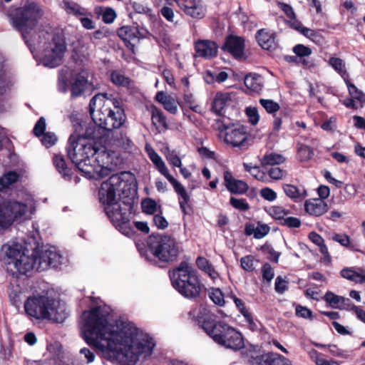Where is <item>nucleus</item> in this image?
<instances>
[{
    "instance_id": "f257e3e1",
    "label": "nucleus",
    "mask_w": 365,
    "mask_h": 365,
    "mask_svg": "<svg viewBox=\"0 0 365 365\" xmlns=\"http://www.w3.org/2000/svg\"><path fill=\"white\" fill-rule=\"evenodd\" d=\"M89 112L92 122L78 125L85 128L84 133H77L78 128H76L75 133L68 139L67 153L86 178L98 179L108 175L110 170L106 165L109 155L96 140H101L108 131L121 127L125 115L118 99L108 98L103 93L91 98Z\"/></svg>"
},
{
    "instance_id": "f03ea898",
    "label": "nucleus",
    "mask_w": 365,
    "mask_h": 365,
    "mask_svg": "<svg viewBox=\"0 0 365 365\" xmlns=\"http://www.w3.org/2000/svg\"><path fill=\"white\" fill-rule=\"evenodd\" d=\"M108 315L100 307L83 313L82 337L88 345L123 365H135L153 354L156 343L151 335L130 322L110 324Z\"/></svg>"
},
{
    "instance_id": "7ed1b4c3",
    "label": "nucleus",
    "mask_w": 365,
    "mask_h": 365,
    "mask_svg": "<svg viewBox=\"0 0 365 365\" xmlns=\"http://www.w3.org/2000/svg\"><path fill=\"white\" fill-rule=\"evenodd\" d=\"M29 48L32 53L35 51L41 52V62L43 66L54 68L59 66L66 52L64 38L59 34H52L48 31H39L38 34L31 38Z\"/></svg>"
},
{
    "instance_id": "20e7f679",
    "label": "nucleus",
    "mask_w": 365,
    "mask_h": 365,
    "mask_svg": "<svg viewBox=\"0 0 365 365\" xmlns=\"http://www.w3.org/2000/svg\"><path fill=\"white\" fill-rule=\"evenodd\" d=\"M26 313L36 319L62 323L67 317L66 306L58 299L47 295L34 296L24 303Z\"/></svg>"
},
{
    "instance_id": "39448f33",
    "label": "nucleus",
    "mask_w": 365,
    "mask_h": 365,
    "mask_svg": "<svg viewBox=\"0 0 365 365\" xmlns=\"http://www.w3.org/2000/svg\"><path fill=\"white\" fill-rule=\"evenodd\" d=\"M173 287L182 296L195 299L201 293L202 284L197 271L187 262H181L170 276Z\"/></svg>"
},
{
    "instance_id": "423d86ee",
    "label": "nucleus",
    "mask_w": 365,
    "mask_h": 365,
    "mask_svg": "<svg viewBox=\"0 0 365 365\" xmlns=\"http://www.w3.org/2000/svg\"><path fill=\"white\" fill-rule=\"evenodd\" d=\"M43 14L39 4L31 1L19 8L12 18L14 27L21 32L23 38L29 48H31L32 45L29 43L31 38L38 34L40 30L36 29V27Z\"/></svg>"
},
{
    "instance_id": "0eeeda50",
    "label": "nucleus",
    "mask_w": 365,
    "mask_h": 365,
    "mask_svg": "<svg viewBox=\"0 0 365 365\" xmlns=\"http://www.w3.org/2000/svg\"><path fill=\"white\" fill-rule=\"evenodd\" d=\"M2 251L7 257L8 265L13 266L17 272L24 274L34 268L36 269L37 250H33L31 254H29V251L24 249L21 245L14 243L4 245Z\"/></svg>"
},
{
    "instance_id": "6e6552de",
    "label": "nucleus",
    "mask_w": 365,
    "mask_h": 365,
    "mask_svg": "<svg viewBox=\"0 0 365 365\" xmlns=\"http://www.w3.org/2000/svg\"><path fill=\"white\" fill-rule=\"evenodd\" d=\"M125 177V173L113 175L102 182L98 191V197L103 208L108 205H113L120 202L119 198L121 195L124 197L128 195L130 185Z\"/></svg>"
},
{
    "instance_id": "1a4fd4ad",
    "label": "nucleus",
    "mask_w": 365,
    "mask_h": 365,
    "mask_svg": "<svg viewBox=\"0 0 365 365\" xmlns=\"http://www.w3.org/2000/svg\"><path fill=\"white\" fill-rule=\"evenodd\" d=\"M202 328L215 342L220 345L232 349H239L243 346L240 333L226 324L205 322L202 324Z\"/></svg>"
},
{
    "instance_id": "9d476101",
    "label": "nucleus",
    "mask_w": 365,
    "mask_h": 365,
    "mask_svg": "<svg viewBox=\"0 0 365 365\" xmlns=\"http://www.w3.org/2000/svg\"><path fill=\"white\" fill-rule=\"evenodd\" d=\"M149 249L155 257L165 262L175 261L182 251L180 243L169 235H160L151 240Z\"/></svg>"
},
{
    "instance_id": "9b49d317",
    "label": "nucleus",
    "mask_w": 365,
    "mask_h": 365,
    "mask_svg": "<svg viewBox=\"0 0 365 365\" xmlns=\"http://www.w3.org/2000/svg\"><path fill=\"white\" fill-rule=\"evenodd\" d=\"M146 151L156 169L173 185L175 192L178 195L180 209L184 214H187V209L189 208L190 195L187 192L185 188L180 182L170 174L169 170L162 158L154 150L153 148L146 146Z\"/></svg>"
},
{
    "instance_id": "f8f14e48",
    "label": "nucleus",
    "mask_w": 365,
    "mask_h": 365,
    "mask_svg": "<svg viewBox=\"0 0 365 365\" xmlns=\"http://www.w3.org/2000/svg\"><path fill=\"white\" fill-rule=\"evenodd\" d=\"M3 203L12 223L29 220L36 210L35 201L31 195H26L22 200H11Z\"/></svg>"
},
{
    "instance_id": "ddd939ff",
    "label": "nucleus",
    "mask_w": 365,
    "mask_h": 365,
    "mask_svg": "<svg viewBox=\"0 0 365 365\" xmlns=\"http://www.w3.org/2000/svg\"><path fill=\"white\" fill-rule=\"evenodd\" d=\"M104 211L113 225L125 235L132 233L129 208L125 203L108 205Z\"/></svg>"
},
{
    "instance_id": "4468645a",
    "label": "nucleus",
    "mask_w": 365,
    "mask_h": 365,
    "mask_svg": "<svg viewBox=\"0 0 365 365\" xmlns=\"http://www.w3.org/2000/svg\"><path fill=\"white\" fill-rule=\"evenodd\" d=\"M38 265L36 269L43 271L48 267L57 268L66 262V259L54 247L37 250Z\"/></svg>"
},
{
    "instance_id": "2eb2a0df",
    "label": "nucleus",
    "mask_w": 365,
    "mask_h": 365,
    "mask_svg": "<svg viewBox=\"0 0 365 365\" xmlns=\"http://www.w3.org/2000/svg\"><path fill=\"white\" fill-rule=\"evenodd\" d=\"M248 138L249 133L245 125L236 124L225 128L224 141L233 148H247Z\"/></svg>"
},
{
    "instance_id": "dca6fc26",
    "label": "nucleus",
    "mask_w": 365,
    "mask_h": 365,
    "mask_svg": "<svg viewBox=\"0 0 365 365\" xmlns=\"http://www.w3.org/2000/svg\"><path fill=\"white\" fill-rule=\"evenodd\" d=\"M238 103V97L235 92H218L215 94L212 110L217 115H221L225 108L232 106Z\"/></svg>"
},
{
    "instance_id": "f3484780",
    "label": "nucleus",
    "mask_w": 365,
    "mask_h": 365,
    "mask_svg": "<svg viewBox=\"0 0 365 365\" xmlns=\"http://www.w3.org/2000/svg\"><path fill=\"white\" fill-rule=\"evenodd\" d=\"M178 5L184 12L195 19H202L205 16V9L200 0H178Z\"/></svg>"
},
{
    "instance_id": "a211bd4d",
    "label": "nucleus",
    "mask_w": 365,
    "mask_h": 365,
    "mask_svg": "<svg viewBox=\"0 0 365 365\" xmlns=\"http://www.w3.org/2000/svg\"><path fill=\"white\" fill-rule=\"evenodd\" d=\"M222 49L229 52L235 58H240L244 55V39L236 36H229L225 39Z\"/></svg>"
},
{
    "instance_id": "6ab92c4d",
    "label": "nucleus",
    "mask_w": 365,
    "mask_h": 365,
    "mask_svg": "<svg viewBox=\"0 0 365 365\" xmlns=\"http://www.w3.org/2000/svg\"><path fill=\"white\" fill-rule=\"evenodd\" d=\"M118 36L125 42L130 50H133L135 42L140 38V32L136 26H123L118 30Z\"/></svg>"
},
{
    "instance_id": "aec40b11",
    "label": "nucleus",
    "mask_w": 365,
    "mask_h": 365,
    "mask_svg": "<svg viewBox=\"0 0 365 365\" xmlns=\"http://www.w3.org/2000/svg\"><path fill=\"white\" fill-rule=\"evenodd\" d=\"M251 365H292L291 361L274 353H267L253 358Z\"/></svg>"
},
{
    "instance_id": "412c9836",
    "label": "nucleus",
    "mask_w": 365,
    "mask_h": 365,
    "mask_svg": "<svg viewBox=\"0 0 365 365\" xmlns=\"http://www.w3.org/2000/svg\"><path fill=\"white\" fill-rule=\"evenodd\" d=\"M196 56L205 58H211L217 55V46L214 41L199 40L195 44Z\"/></svg>"
},
{
    "instance_id": "4be33fe9",
    "label": "nucleus",
    "mask_w": 365,
    "mask_h": 365,
    "mask_svg": "<svg viewBox=\"0 0 365 365\" xmlns=\"http://www.w3.org/2000/svg\"><path fill=\"white\" fill-rule=\"evenodd\" d=\"M88 73L86 71H82L75 78L71 86V96L78 97L87 90L93 89V85L88 79Z\"/></svg>"
},
{
    "instance_id": "5701e85b",
    "label": "nucleus",
    "mask_w": 365,
    "mask_h": 365,
    "mask_svg": "<svg viewBox=\"0 0 365 365\" xmlns=\"http://www.w3.org/2000/svg\"><path fill=\"white\" fill-rule=\"evenodd\" d=\"M223 177L225 185L230 192L243 194L248 190V185L243 180L234 178L230 171H225Z\"/></svg>"
},
{
    "instance_id": "b1692460",
    "label": "nucleus",
    "mask_w": 365,
    "mask_h": 365,
    "mask_svg": "<svg viewBox=\"0 0 365 365\" xmlns=\"http://www.w3.org/2000/svg\"><path fill=\"white\" fill-rule=\"evenodd\" d=\"M284 194L294 202H302L307 197V191L302 186H295L292 184L285 183L282 185Z\"/></svg>"
},
{
    "instance_id": "393cba45",
    "label": "nucleus",
    "mask_w": 365,
    "mask_h": 365,
    "mask_svg": "<svg viewBox=\"0 0 365 365\" xmlns=\"http://www.w3.org/2000/svg\"><path fill=\"white\" fill-rule=\"evenodd\" d=\"M256 38L259 45L265 50H271L276 46L275 34L273 31L262 29L257 31Z\"/></svg>"
},
{
    "instance_id": "a878e982",
    "label": "nucleus",
    "mask_w": 365,
    "mask_h": 365,
    "mask_svg": "<svg viewBox=\"0 0 365 365\" xmlns=\"http://www.w3.org/2000/svg\"><path fill=\"white\" fill-rule=\"evenodd\" d=\"M304 209L310 215L320 216L328 210V206L322 199H312L305 201Z\"/></svg>"
},
{
    "instance_id": "bb28decb",
    "label": "nucleus",
    "mask_w": 365,
    "mask_h": 365,
    "mask_svg": "<svg viewBox=\"0 0 365 365\" xmlns=\"http://www.w3.org/2000/svg\"><path fill=\"white\" fill-rule=\"evenodd\" d=\"M22 175L21 172L11 170L0 177V192H6L15 183L20 181Z\"/></svg>"
},
{
    "instance_id": "cd10ccee",
    "label": "nucleus",
    "mask_w": 365,
    "mask_h": 365,
    "mask_svg": "<svg viewBox=\"0 0 365 365\" xmlns=\"http://www.w3.org/2000/svg\"><path fill=\"white\" fill-rule=\"evenodd\" d=\"M197 268L208 276L213 282L219 278L220 274L212 263L203 257H198L195 261Z\"/></svg>"
},
{
    "instance_id": "c85d7f7f",
    "label": "nucleus",
    "mask_w": 365,
    "mask_h": 365,
    "mask_svg": "<svg viewBox=\"0 0 365 365\" xmlns=\"http://www.w3.org/2000/svg\"><path fill=\"white\" fill-rule=\"evenodd\" d=\"M291 28L299 31L316 43L320 44L324 41L322 36L319 33L307 27H304L299 21H294L291 24Z\"/></svg>"
},
{
    "instance_id": "c756f323",
    "label": "nucleus",
    "mask_w": 365,
    "mask_h": 365,
    "mask_svg": "<svg viewBox=\"0 0 365 365\" xmlns=\"http://www.w3.org/2000/svg\"><path fill=\"white\" fill-rule=\"evenodd\" d=\"M342 277L356 283H365V269L361 268H345L341 271Z\"/></svg>"
},
{
    "instance_id": "7c9ffc66",
    "label": "nucleus",
    "mask_w": 365,
    "mask_h": 365,
    "mask_svg": "<svg viewBox=\"0 0 365 365\" xmlns=\"http://www.w3.org/2000/svg\"><path fill=\"white\" fill-rule=\"evenodd\" d=\"M270 231V227L263 223L258 222L256 226L250 224L245 226V233L247 236L253 235L256 239H262Z\"/></svg>"
},
{
    "instance_id": "2f4dec72",
    "label": "nucleus",
    "mask_w": 365,
    "mask_h": 365,
    "mask_svg": "<svg viewBox=\"0 0 365 365\" xmlns=\"http://www.w3.org/2000/svg\"><path fill=\"white\" fill-rule=\"evenodd\" d=\"M155 100L160 103L169 113L175 114L178 112V103L174 98L167 96L163 91H159L155 96Z\"/></svg>"
},
{
    "instance_id": "473e14b6",
    "label": "nucleus",
    "mask_w": 365,
    "mask_h": 365,
    "mask_svg": "<svg viewBox=\"0 0 365 365\" xmlns=\"http://www.w3.org/2000/svg\"><path fill=\"white\" fill-rule=\"evenodd\" d=\"M114 143L129 153H133L137 150L136 146L126 133H116L114 136Z\"/></svg>"
},
{
    "instance_id": "72a5a7b5",
    "label": "nucleus",
    "mask_w": 365,
    "mask_h": 365,
    "mask_svg": "<svg viewBox=\"0 0 365 365\" xmlns=\"http://www.w3.org/2000/svg\"><path fill=\"white\" fill-rule=\"evenodd\" d=\"M308 355L312 362L316 365H341V362L333 359H328L326 356L315 349H311Z\"/></svg>"
},
{
    "instance_id": "f704fd0d",
    "label": "nucleus",
    "mask_w": 365,
    "mask_h": 365,
    "mask_svg": "<svg viewBox=\"0 0 365 365\" xmlns=\"http://www.w3.org/2000/svg\"><path fill=\"white\" fill-rule=\"evenodd\" d=\"M151 115L153 124L159 131L165 130L168 128L165 116L162 111L154 106L151 107Z\"/></svg>"
},
{
    "instance_id": "c9c22d12",
    "label": "nucleus",
    "mask_w": 365,
    "mask_h": 365,
    "mask_svg": "<svg viewBox=\"0 0 365 365\" xmlns=\"http://www.w3.org/2000/svg\"><path fill=\"white\" fill-rule=\"evenodd\" d=\"M245 85L247 89L252 92H259L262 88V81L259 75L249 74L244 80Z\"/></svg>"
},
{
    "instance_id": "e433bc0d",
    "label": "nucleus",
    "mask_w": 365,
    "mask_h": 365,
    "mask_svg": "<svg viewBox=\"0 0 365 365\" xmlns=\"http://www.w3.org/2000/svg\"><path fill=\"white\" fill-rule=\"evenodd\" d=\"M286 160L285 157L279 153H267L260 160L262 166L280 165Z\"/></svg>"
},
{
    "instance_id": "4c0bfd02",
    "label": "nucleus",
    "mask_w": 365,
    "mask_h": 365,
    "mask_svg": "<svg viewBox=\"0 0 365 365\" xmlns=\"http://www.w3.org/2000/svg\"><path fill=\"white\" fill-rule=\"evenodd\" d=\"M328 63L331 66L336 72H337L344 81L349 78V73L346 69V64L343 59L336 57H331Z\"/></svg>"
},
{
    "instance_id": "58836bf2",
    "label": "nucleus",
    "mask_w": 365,
    "mask_h": 365,
    "mask_svg": "<svg viewBox=\"0 0 365 365\" xmlns=\"http://www.w3.org/2000/svg\"><path fill=\"white\" fill-rule=\"evenodd\" d=\"M325 301L334 309H342L346 305V302H349V299L336 295L333 292H328L324 297Z\"/></svg>"
},
{
    "instance_id": "ea45409f",
    "label": "nucleus",
    "mask_w": 365,
    "mask_h": 365,
    "mask_svg": "<svg viewBox=\"0 0 365 365\" xmlns=\"http://www.w3.org/2000/svg\"><path fill=\"white\" fill-rule=\"evenodd\" d=\"M309 239L319 248L320 252L324 255L325 260L330 261L331 257L328 248L324 244V239L317 232H312L309 234Z\"/></svg>"
},
{
    "instance_id": "a19ab883",
    "label": "nucleus",
    "mask_w": 365,
    "mask_h": 365,
    "mask_svg": "<svg viewBox=\"0 0 365 365\" xmlns=\"http://www.w3.org/2000/svg\"><path fill=\"white\" fill-rule=\"evenodd\" d=\"M163 152L170 165L177 168L181 167L182 160L175 150H170L169 147L166 146Z\"/></svg>"
},
{
    "instance_id": "79ce46f5",
    "label": "nucleus",
    "mask_w": 365,
    "mask_h": 365,
    "mask_svg": "<svg viewBox=\"0 0 365 365\" xmlns=\"http://www.w3.org/2000/svg\"><path fill=\"white\" fill-rule=\"evenodd\" d=\"M297 157L300 161H307L314 155V150L308 145L298 143L297 144Z\"/></svg>"
},
{
    "instance_id": "37998d69",
    "label": "nucleus",
    "mask_w": 365,
    "mask_h": 365,
    "mask_svg": "<svg viewBox=\"0 0 365 365\" xmlns=\"http://www.w3.org/2000/svg\"><path fill=\"white\" fill-rule=\"evenodd\" d=\"M63 8L66 13L76 16L79 18L86 16L88 14V11L86 9L82 8L78 4L73 2H65Z\"/></svg>"
},
{
    "instance_id": "c03bdc74",
    "label": "nucleus",
    "mask_w": 365,
    "mask_h": 365,
    "mask_svg": "<svg viewBox=\"0 0 365 365\" xmlns=\"http://www.w3.org/2000/svg\"><path fill=\"white\" fill-rule=\"evenodd\" d=\"M11 218L4 205L0 204V233L4 232L12 225Z\"/></svg>"
},
{
    "instance_id": "a18cd8bd",
    "label": "nucleus",
    "mask_w": 365,
    "mask_h": 365,
    "mask_svg": "<svg viewBox=\"0 0 365 365\" xmlns=\"http://www.w3.org/2000/svg\"><path fill=\"white\" fill-rule=\"evenodd\" d=\"M53 164L56 168L57 170L63 177H66L70 175V170L66 166L64 158L61 155H56L53 157Z\"/></svg>"
},
{
    "instance_id": "49530a36",
    "label": "nucleus",
    "mask_w": 365,
    "mask_h": 365,
    "mask_svg": "<svg viewBox=\"0 0 365 365\" xmlns=\"http://www.w3.org/2000/svg\"><path fill=\"white\" fill-rule=\"evenodd\" d=\"M143 211L148 215H153L160 210V205H158L155 200L151 198H147L141 203Z\"/></svg>"
},
{
    "instance_id": "de8ad7c7",
    "label": "nucleus",
    "mask_w": 365,
    "mask_h": 365,
    "mask_svg": "<svg viewBox=\"0 0 365 365\" xmlns=\"http://www.w3.org/2000/svg\"><path fill=\"white\" fill-rule=\"evenodd\" d=\"M132 7L134 11L138 14H143L150 17L151 19L155 18V15L153 13L152 9L147 4L140 1H133Z\"/></svg>"
},
{
    "instance_id": "09e8293b",
    "label": "nucleus",
    "mask_w": 365,
    "mask_h": 365,
    "mask_svg": "<svg viewBox=\"0 0 365 365\" xmlns=\"http://www.w3.org/2000/svg\"><path fill=\"white\" fill-rule=\"evenodd\" d=\"M277 6L289 19V20L287 21V24L291 28V24L294 21H298L296 19V14L293 8L290 5L282 2H278Z\"/></svg>"
},
{
    "instance_id": "8fccbe9b",
    "label": "nucleus",
    "mask_w": 365,
    "mask_h": 365,
    "mask_svg": "<svg viewBox=\"0 0 365 365\" xmlns=\"http://www.w3.org/2000/svg\"><path fill=\"white\" fill-rule=\"evenodd\" d=\"M210 299L217 305L223 306L225 303V297L219 288H210L208 291Z\"/></svg>"
},
{
    "instance_id": "3c124183",
    "label": "nucleus",
    "mask_w": 365,
    "mask_h": 365,
    "mask_svg": "<svg viewBox=\"0 0 365 365\" xmlns=\"http://www.w3.org/2000/svg\"><path fill=\"white\" fill-rule=\"evenodd\" d=\"M286 175V171L279 167H272L267 170V176L268 178V183L271 180H280Z\"/></svg>"
},
{
    "instance_id": "603ef678",
    "label": "nucleus",
    "mask_w": 365,
    "mask_h": 365,
    "mask_svg": "<svg viewBox=\"0 0 365 365\" xmlns=\"http://www.w3.org/2000/svg\"><path fill=\"white\" fill-rule=\"evenodd\" d=\"M349 93L351 98L359 101L360 103L365 102V95L359 91L354 84L351 83L349 81V78L346 81H344Z\"/></svg>"
},
{
    "instance_id": "864d4df0",
    "label": "nucleus",
    "mask_w": 365,
    "mask_h": 365,
    "mask_svg": "<svg viewBox=\"0 0 365 365\" xmlns=\"http://www.w3.org/2000/svg\"><path fill=\"white\" fill-rule=\"evenodd\" d=\"M79 357L82 361L86 364H91L94 361L96 354L91 349L83 347L79 351Z\"/></svg>"
},
{
    "instance_id": "5fc2aeb1",
    "label": "nucleus",
    "mask_w": 365,
    "mask_h": 365,
    "mask_svg": "<svg viewBox=\"0 0 365 365\" xmlns=\"http://www.w3.org/2000/svg\"><path fill=\"white\" fill-rule=\"evenodd\" d=\"M111 81L117 86H127L129 85L130 80L122 73L118 71H113L110 74Z\"/></svg>"
},
{
    "instance_id": "6e6d98bb",
    "label": "nucleus",
    "mask_w": 365,
    "mask_h": 365,
    "mask_svg": "<svg viewBox=\"0 0 365 365\" xmlns=\"http://www.w3.org/2000/svg\"><path fill=\"white\" fill-rule=\"evenodd\" d=\"M259 103L266 110V111L269 113H274L279 110V105L274 102L272 100L269 99H260Z\"/></svg>"
},
{
    "instance_id": "4d7b16f0",
    "label": "nucleus",
    "mask_w": 365,
    "mask_h": 365,
    "mask_svg": "<svg viewBox=\"0 0 365 365\" xmlns=\"http://www.w3.org/2000/svg\"><path fill=\"white\" fill-rule=\"evenodd\" d=\"M289 213V210L282 206H272L269 210V214L277 220L283 219Z\"/></svg>"
},
{
    "instance_id": "13d9d810",
    "label": "nucleus",
    "mask_w": 365,
    "mask_h": 365,
    "mask_svg": "<svg viewBox=\"0 0 365 365\" xmlns=\"http://www.w3.org/2000/svg\"><path fill=\"white\" fill-rule=\"evenodd\" d=\"M245 114L248 118V121L253 125L258 123L259 120V115L255 107H247L245 109Z\"/></svg>"
},
{
    "instance_id": "bf43d9fd",
    "label": "nucleus",
    "mask_w": 365,
    "mask_h": 365,
    "mask_svg": "<svg viewBox=\"0 0 365 365\" xmlns=\"http://www.w3.org/2000/svg\"><path fill=\"white\" fill-rule=\"evenodd\" d=\"M230 205L237 210L246 211L249 210L250 205L245 199L232 197L230 200Z\"/></svg>"
},
{
    "instance_id": "052dcab7",
    "label": "nucleus",
    "mask_w": 365,
    "mask_h": 365,
    "mask_svg": "<svg viewBox=\"0 0 365 365\" xmlns=\"http://www.w3.org/2000/svg\"><path fill=\"white\" fill-rule=\"evenodd\" d=\"M243 317H245V322L250 330L256 331L260 329V323L257 319H255L249 312H245Z\"/></svg>"
},
{
    "instance_id": "680f3d73",
    "label": "nucleus",
    "mask_w": 365,
    "mask_h": 365,
    "mask_svg": "<svg viewBox=\"0 0 365 365\" xmlns=\"http://www.w3.org/2000/svg\"><path fill=\"white\" fill-rule=\"evenodd\" d=\"M183 99L185 103L191 110L197 113H200L201 111V107L196 103V101L192 93H185Z\"/></svg>"
},
{
    "instance_id": "e2e57ef3",
    "label": "nucleus",
    "mask_w": 365,
    "mask_h": 365,
    "mask_svg": "<svg viewBox=\"0 0 365 365\" xmlns=\"http://www.w3.org/2000/svg\"><path fill=\"white\" fill-rule=\"evenodd\" d=\"M240 264L242 268L247 272H252L255 269V259L251 255H247L241 258Z\"/></svg>"
},
{
    "instance_id": "0e129e2a",
    "label": "nucleus",
    "mask_w": 365,
    "mask_h": 365,
    "mask_svg": "<svg viewBox=\"0 0 365 365\" xmlns=\"http://www.w3.org/2000/svg\"><path fill=\"white\" fill-rule=\"evenodd\" d=\"M327 349L329 352L334 356H337L343 359H348L349 355L345 350L339 349L334 344H327Z\"/></svg>"
},
{
    "instance_id": "69168bd1",
    "label": "nucleus",
    "mask_w": 365,
    "mask_h": 365,
    "mask_svg": "<svg viewBox=\"0 0 365 365\" xmlns=\"http://www.w3.org/2000/svg\"><path fill=\"white\" fill-rule=\"evenodd\" d=\"M115 11L110 7L105 8L102 13V19L106 24H111L116 19Z\"/></svg>"
},
{
    "instance_id": "338daca9",
    "label": "nucleus",
    "mask_w": 365,
    "mask_h": 365,
    "mask_svg": "<svg viewBox=\"0 0 365 365\" xmlns=\"http://www.w3.org/2000/svg\"><path fill=\"white\" fill-rule=\"evenodd\" d=\"M293 52L299 57H306L312 54V49L303 44H297L293 48Z\"/></svg>"
},
{
    "instance_id": "774afa93",
    "label": "nucleus",
    "mask_w": 365,
    "mask_h": 365,
    "mask_svg": "<svg viewBox=\"0 0 365 365\" xmlns=\"http://www.w3.org/2000/svg\"><path fill=\"white\" fill-rule=\"evenodd\" d=\"M57 141L55 133L51 132L45 133L41 138L42 144L46 148L53 146Z\"/></svg>"
}]
</instances>
